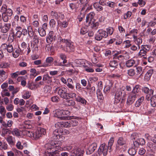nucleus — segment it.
Segmentation results:
<instances>
[{"instance_id": "nucleus-47", "label": "nucleus", "mask_w": 156, "mask_h": 156, "mask_svg": "<svg viewBox=\"0 0 156 156\" xmlns=\"http://www.w3.org/2000/svg\"><path fill=\"white\" fill-rule=\"evenodd\" d=\"M146 53V51L141 48L138 54V56L140 57H142L143 56H145Z\"/></svg>"}, {"instance_id": "nucleus-9", "label": "nucleus", "mask_w": 156, "mask_h": 156, "mask_svg": "<svg viewBox=\"0 0 156 156\" xmlns=\"http://www.w3.org/2000/svg\"><path fill=\"white\" fill-rule=\"evenodd\" d=\"M127 142L126 139L125 138L122 137H119L117 141V143L120 146L125 145L124 146L125 148H123L124 151L126 150L127 148V147L126 144Z\"/></svg>"}, {"instance_id": "nucleus-57", "label": "nucleus", "mask_w": 156, "mask_h": 156, "mask_svg": "<svg viewBox=\"0 0 156 156\" xmlns=\"http://www.w3.org/2000/svg\"><path fill=\"white\" fill-rule=\"evenodd\" d=\"M87 28L85 27H82L80 30V34H81L84 35L87 32Z\"/></svg>"}, {"instance_id": "nucleus-52", "label": "nucleus", "mask_w": 156, "mask_h": 156, "mask_svg": "<svg viewBox=\"0 0 156 156\" xmlns=\"http://www.w3.org/2000/svg\"><path fill=\"white\" fill-rule=\"evenodd\" d=\"M14 36L15 35L13 33L10 34L8 38V41L9 42H12L14 39Z\"/></svg>"}, {"instance_id": "nucleus-21", "label": "nucleus", "mask_w": 156, "mask_h": 156, "mask_svg": "<svg viewBox=\"0 0 156 156\" xmlns=\"http://www.w3.org/2000/svg\"><path fill=\"white\" fill-rule=\"evenodd\" d=\"M133 38L134 39V42L137 45L138 49L140 48V44L142 43V39L140 37H137L135 36H134Z\"/></svg>"}, {"instance_id": "nucleus-23", "label": "nucleus", "mask_w": 156, "mask_h": 156, "mask_svg": "<svg viewBox=\"0 0 156 156\" xmlns=\"http://www.w3.org/2000/svg\"><path fill=\"white\" fill-rule=\"evenodd\" d=\"M53 31H50L49 33V35L46 39L47 42L48 43H50L52 41L53 39Z\"/></svg>"}, {"instance_id": "nucleus-49", "label": "nucleus", "mask_w": 156, "mask_h": 156, "mask_svg": "<svg viewBox=\"0 0 156 156\" xmlns=\"http://www.w3.org/2000/svg\"><path fill=\"white\" fill-rule=\"evenodd\" d=\"M127 74L129 76H132L135 74V72L133 69H130L127 71Z\"/></svg>"}, {"instance_id": "nucleus-45", "label": "nucleus", "mask_w": 156, "mask_h": 156, "mask_svg": "<svg viewBox=\"0 0 156 156\" xmlns=\"http://www.w3.org/2000/svg\"><path fill=\"white\" fill-rule=\"evenodd\" d=\"M106 33L108 36V35H111L113 34L114 29L113 27H109L106 29Z\"/></svg>"}, {"instance_id": "nucleus-54", "label": "nucleus", "mask_w": 156, "mask_h": 156, "mask_svg": "<svg viewBox=\"0 0 156 156\" xmlns=\"http://www.w3.org/2000/svg\"><path fill=\"white\" fill-rule=\"evenodd\" d=\"M10 65L7 62H2L0 64V67L2 68H7L9 67Z\"/></svg>"}, {"instance_id": "nucleus-10", "label": "nucleus", "mask_w": 156, "mask_h": 156, "mask_svg": "<svg viewBox=\"0 0 156 156\" xmlns=\"http://www.w3.org/2000/svg\"><path fill=\"white\" fill-rule=\"evenodd\" d=\"M97 144L96 143H94L90 145L86 151V154H90L92 153L97 148Z\"/></svg>"}, {"instance_id": "nucleus-15", "label": "nucleus", "mask_w": 156, "mask_h": 156, "mask_svg": "<svg viewBox=\"0 0 156 156\" xmlns=\"http://www.w3.org/2000/svg\"><path fill=\"white\" fill-rule=\"evenodd\" d=\"M1 47L4 49H6L7 51L9 53L12 52L13 51V48L11 44H7L5 43L2 44Z\"/></svg>"}, {"instance_id": "nucleus-26", "label": "nucleus", "mask_w": 156, "mask_h": 156, "mask_svg": "<svg viewBox=\"0 0 156 156\" xmlns=\"http://www.w3.org/2000/svg\"><path fill=\"white\" fill-rule=\"evenodd\" d=\"M135 63L134 60L131 59L127 61L126 63V66L128 67H130L134 66Z\"/></svg>"}, {"instance_id": "nucleus-5", "label": "nucleus", "mask_w": 156, "mask_h": 156, "mask_svg": "<svg viewBox=\"0 0 156 156\" xmlns=\"http://www.w3.org/2000/svg\"><path fill=\"white\" fill-rule=\"evenodd\" d=\"M39 39L37 35L34 36L33 40L31 42V47L33 51H37L38 49V44L39 43Z\"/></svg>"}, {"instance_id": "nucleus-64", "label": "nucleus", "mask_w": 156, "mask_h": 156, "mask_svg": "<svg viewBox=\"0 0 156 156\" xmlns=\"http://www.w3.org/2000/svg\"><path fill=\"white\" fill-rule=\"evenodd\" d=\"M0 113L3 115H5L6 113V110L2 106H0Z\"/></svg>"}, {"instance_id": "nucleus-51", "label": "nucleus", "mask_w": 156, "mask_h": 156, "mask_svg": "<svg viewBox=\"0 0 156 156\" xmlns=\"http://www.w3.org/2000/svg\"><path fill=\"white\" fill-rule=\"evenodd\" d=\"M42 80L43 81L48 80V81L51 82V77H50L48 74L44 75L43 76Z\"/></svg>"}, {"instance_id": "nucleus-33", "label": "nucleus", "mask_w": 156, "mask_h": 156, "mask_svg": "<svg viewBox=\"0 0 156 156\" xmlns=\"http://www.w3.org/2000/svg\"><path fill=\"white\" fill-rule=\"evenodd\" d=\"M58 151L57 150L52 152H48L47 151V152H45V155L46 156H58Z\"/></svg>"}, {"instance_id": "nucleus-41", "label": "nucleus", "mask_w": 156, "mask_h": 156, "mask_svg": "<svg viewBox=\"0 0 156 156\" xmlns=\"http://www.w3.org/2000/svg\"><path fill=\"white\" fill-rule=\"evenodd\" d=\"M66 104L68 106L74 107L76 104V102L73 100H69L66 101Z\"/></svg>"}, {"instance_id": "nucleus-35", "label": "nucleus", "mask_w": 156, "mask_h": 156, "mask_svg": "<svg viewBox=\"0 0 156 156\" xmlns=\"http://www.w3.org/2000/svg\"><path fill=\"white\" fill-rule=\"evenodd\" d=\"M73 90L72 91H71L70 90V91L71 92L69 93H68V97H67V99L71 98H75L76 99V98L77 97H76L77 95L75 93L73 92Z\"/></svg>"}, {"instance_id": "nucleus-31", "label": "nucleus", "mask_w": 156, "mask_h": 156, "mask_svg": "<svg viewBox=\"0 0 156 156\" xmlns=\"http://www.w3.org/2000/svg\"><path fill=\"white\" fill-rule=\"evenodd\" d=\"M110 61L109 66L111 67L117 68L118 66V62L115 59Z\"/></svg>"}, {"instance_id": "nucleus-58", "label": "nucleus", "mask_w": 156, "mask_h": 156, "mask_svg": "<svg viewBox=\"0 0 156 156\" xmlns=\"http://www.w3.org/2000/svg\"><path fill=\"white\" fill-rule=\"evenodd\" d=\"M155 143H150L148 144V146L151 148L156 150V144Z\"/></svg>"}, {"instance_id": "nucleus-6", "label": "nucleus", "mask_w": 156, "mask_h": 156, "mask_svg": "<svg viewBox=\"0 0 156 156\" xmlns=\"http://www.w3.org/2000/svg\"><path fill=\"white\" fill-rule=\"evenodd\" d=\"M58 94L60 96L61 98L67 100V97L68 95V93L67 92V89L65 87H62L61 89H59Z\"/></svg>"}, {"instance_id": "nucleus-42", "label": "nucleus", "mask_w": 156, "mask_h": 156, "mask_svg": "<svg viewBox=\"0 0 156 156\" xmlns=\"http://www.w3.org/2000/svg\"><path fill=\"white\" fill-rule=\"evenodd\" d=\"M69 121L70 127L76 126L78 124V122L75 119L69 120Z\"/></svg>"}, {"instance_id": "nucleus-56", "label": "nucleus", "mask_w": 156, "mask_h": 156, "mask_svg": "<svg viewBox=\"0 0 156 156\" xmlns=\"http://www.w3.org/2000/svg\"><path fill=\"white\" fill-rule=\"evenodd\" d=\"M51 87L48 85H46L44 88V90L45 93L50 92L51 91Z\"/></svg>"}, {"instance_id": "nucleus-8", "label": "nucleus", "mask_w": 156, "mask_h": 156, "mask_svg": "<svg viewBox=\"0 0 156 156\" xmlns=\"http://www.w3.org/2000/svg\"><path fill=\"white\" fill-rule=\"evenodd\" d=\"M62 142L61 141V140L52 141L50 144H46V145H47L48 146H50V145H51V147H50V148H48V149H52L53 147H58V148H57V149H59L60 146H61L62 145Z\"/></svg>"}, {"instance_id": "nucleus-34", "label": "nucleus", "mask_w": 156, "mask_h": 156, "mask_svg": "<svg viewBox=\"0 0 156 156\" xmlns=\"http://www.w3.org/2000/svg\"><path fill=\"white\" fill-rule=\"evenodd\" d=\"M140 86L139 85H136L134 87L131 94H136L139 92L140 89Z\"/></svg>"}, {"instance_id": "nucleus-7", "label": "nucleus", "mask_w": 156, "mask_h": 156, "mask_svg": "<svg viewBox=\"0 0 156 156\" xmlns=\"http://www.w3.org/2000/svg\"><path fill=\"white\" fill-rule=\"evenodd\" d=\"M84 151L80 148H76L71 151V156H83Z\"/></svg>"}, {"instance_id": "nucleus-29", "label": "nucleus", "mask_w": 156, "mask_h": 156, "mask_svg": "<svg viewBox=\"0 0 156 156\" xmlns=\"http://www.w3.org/2000/svg\"><path fill=\"white\" fill-rule=\"evenodd\" d=\"M67 39H63L61 37H59L58 38V47L60 48V46L61 45L63 46L65 43V41H67Z\"/></svg>"}, {"instance_id": "nucleus-60", "label": "nucleus", "mask_w": 156, "mask_h": 156, "mask_svg": "<svg viewBox=\"0 0 156 156\" xmlns=\"http://www.w3.org/2000/svg\"><path fill=\"white\" fill-rule=\"evenodd\" d=\"M16 146L19 150H22L23 148V146L22 145L21 142L20 141H18L16 144Z\"/></svg>"}, {"instance_id": "nucleus-19", "label": "nucleus", "mask_w": 156, "mask_h": 156, "mask_svg": "<svg viewBox=\"0 0 156 156\" xmlns=\"http://www.w3.org/2000/svg\"><path fill=\"white\" fill-rule=\"evenodd\" d=\"M11 25L10 23H5L3 26L1 31L3 33H6L10 29Z\"/></svg>"}, {"instance_id": "nucleus-44", "label": "nucleus", "mask_w": 156, "mask_h": 156, "mask_svg": "<svg viewBox=\"0 0 156 156\" xmlns=\"http://www.w3.org/2000/svg\"><path fill=\"white\" fill-rule=\"evenodd\" d=\"M156 24V18H154L153 21L148 23L147 27H154Z\"/></svg>"}, {"instance_id": "nucleus-11", "label": "nucleus", "mask_w": 156, "mask_h": 156, "mask_svg": "<svg viewBox=\"0 0 156 156\" xmlns=\"http://www.w3.org/2000/svg\"><path fill=\"white\" fill-rule=\"evenodd\" d=\"M136 98V94H133L130 93L128 96L127 99L126 101L127 105H129L132 104L135 101Z\"/></svg>"}, {"instance_id": "nucleus-30", "label": "nucleus", "mask_w": 156, "mask_h": 156, "mask_svg": "<svg viewBox=\"0 0 156 156\" xmlns=\"http://www.w3.org/2000/svg\"><path fill=\"white\" fill-rule=\"evenodd\" d=\"M144 97L142 96L140 98L136 101L135 104V106L136 107H139L142 104L143 101H144Z\"/></svg>"}, {"instance_id": "nucleus-40", "label": "nucleus", "mask_w": 156, "mask_h": 156, "mask_svg": "<svg viewBox=\"0 0 156 156\" xmlns=\"http://www.w3.org/2000/svg\"><path fill=\"white\" fill-rule=\"evenodd\" d=\"M69 6L70 8L74 11H76L78 7V6L76 3H71L69 4Z\"/></svg>"}, {"instance_id": "nucleus-17", "label": "nucleus", "mask_w": 156, "mask_h": 156, "mask_svg": "<svg viewBox=\"0 0 156 156\" xmlns=\"http://www.w3.org/2000/svg\"><path fill=\"white\" fill-rule=\"evenodd\" d=\"M70 115L69 111L68 110H62V120H66L69 118V116Z\"/></svg>"}, {"instance_id": "nucleus-50", "label": "nucleus", "mask_w": 156, "mask_h": 156, "mask_svg": "<svg viewBox=\"0 0 156 156\" xmlns=\"http://www.w3.org/2000/svg\"><path fill=\"white\" fill-rule=\"evenodd\" d=\"M27 44L25 42H23L21 44L20 48H19L21 50L23 51L25 49H26L27 47Z\"/></svg>"}, {"instance_id": "nucleus-62", "label": "nucleus", "mask_w": 156, "mask_h": 156, "mask_svg": "<svg viewBox=\"0 0 156 156\" xmlns=\"http://www.w3.org/2000/svg\"><path fill=\"white\" fill-rule=\"evenodd\" d=\"M62 123L63 127L66 128H69L70 127L69 120H68L66 122H62Z\"/></svg>"}, {"instance_id": "nucleus-12", "label": "nucleus", "mask_w": 156, "mask_h": 156, "mask_svg": "<svg viewBox=\"0 0 156 156\" xmlns=\"http://www.w3.org/2000/svg\"><path fill=\"white\" fill-rule=\"evenodd\" d=\"M66 86L68 90L72 91L73 90H75V86L73 85V82L72 79L69 78L67 80Z\"/></svg>"}, {"instance_id": "nucleus-20", "label": "nucleus", "mask_w": 156, "mask_h": 156, "mask_svg": "<svg viewBox=\"0 0 156 156\" xmlns=\"http://www.w3.org/2000/svg\"><path fill=\"white\" fill-rule=\"evenodd\" d=\"M153 73V69L151 68L148 70L144 76V78L147 80H149Z\"/></svg>"}, {"instance_id": "nucleus-61", "label": "nucleus", "mask_w": 156, "mask_h": 156, "mask_svg": "<svg viewBox=\"0 0 156 156\" xmlns=\"http://www.w3.org/2000/svg\"><path fill=\"white\" fill-rule=\"evenodd\" d=\"M9 129L3 128L2 130V136H4L5 135L9 133Z\"/></svg>"}, {"instance_id": "nucleus-59", "label": "nucleus", "mask_w": 156, "mask_h": 156, "mask_svg": "<svg viewBox=\"0 0 156 156\" xmlns=\"http://www.w3.org/2000/svg\"><path fill=\"white\" fill-rule=\"evenodd\" d=\"M51 15L53 16L54 17L58 20V13L53 11H52L51 12Z\"/></svg>"}, {"instance_id": "nucleus-63", "label": "nucleus", "mask_w": 156, "mask_h": 156, "mask_svg": "<svg viewBox=\"0 0 156 156\" xmlns=\"http://www.w3.org/2000/svg\"><path fill=\"white\" fill-rule=\"evenodd\" d=\"M124 43L125 44V48H128L130 47L131 45L130 44V41L129 40H126L124 42Z\"/></svg>"}, {"instance_id": "nucleus-53", "label": "nucleus", "mask_w": 156, "mask_h": 156, "mask_svg": "<svg viewBox=\"0 0 156 156\" xmlns=\"http://www.w3.org/2000/svg\"><path fill=\"white\" fill-rule=\"evenodd\" d=\"M30 93L29 91H26L23 95V97L24 99H27L30 97Z\"/></svg>"}, {"instance_id": "nucleus-46", "label": "nucleus", "mask_w": 156, "mask_h": 156, "mask_svg": "<svg viewBox=\"0 0 156 156\" xmlns=\"http://www.w3.org/2000/svg\"><path fill=\"white\" fill-rule=\"evenodd\" d=\"M38 32L41 36L44 37L46 35L45 31L44 28H38Z\"/></svg>"}, {"instance_id": "nucleus-37", "label": "nucleus", "mask_w": 156, "mask_h": 156, "mask_svg": "<svg viewBox=\"0 0 156 156\" xmlns=\"http://www.w3.org/2000/svg\"><path fill=\"white\" fill-rule=\"evenodd\" d=\"M12 133L14 136H20V131L17 128L14 129L12 131Z\"/></svg>"}, {"instance_id": "nucleus-22", "label": "nucleus", "mask_w": 156, "mask_h": 156, "mask_svg": "<svg viewBox=\"0 0 156 156\" xmlns=\"http://www.w3.org/2000/svg\"><path fill=\"white\" fill-rule=\"evenodd\" d=\"M76 101L80 102L84 105H86L87 102L86 100L80 96H77L76 98Z\"/></svg>"}, {"instance_id": "nucleus-4", "label": "nucleus", "mask_w": 156, "mask_h": 156, "mask_svg": "<svg viewBox=\"0 0 156 156\" xmlns=\"http://www.w3.org/2000/svg\"><path fill=\"white\" fill-rule=\"evenodd\" d=\"M108 37L106 31L102 29H100L97 32L95 35V39L97 41H101L103 38Z\"/></svg>"}, {"instance_id": "nucleus-28", "label": "nucleus", "mask_w": 156, "mask_h": 156, "mask_svg": "<svg viewBox=\"0 0 156 156\" xmlns=\"http://www.w3.org/2000/svg\"><path fill=\"white\" fill-rule=\"evenodd\" d=\"M6 140L10 145H13L15 144V138L12 136H9L7 138Z\"/></svg>"}, {"instance_id": "nucleus-38", "label": "nucleus", "mask_w": 156, "mask_h": 156, "mask_svg": "<svg viewBox=\"0 0 156 156\" xmlns=\"http://www.w3.org/2000/svg\"><path fill=\"white\" fill-rule=\"evenodd\" d=\"M30 28V29H32V28L30 26H29L28 27V31L26 29L24 28H23L22 29V31H21L22 33V34L24 36L26 35L27 34V33L28 32V34L29 35L30 32V30H29Z\"/></svg>"}, {"instance_id": "nucleus-18", "label": "nucleus", "mask_w": 156, "mask_h": 156, "mask_svg": "<svg viewBox=\"0 0 156 156\" xmlns=\"http://www.w3.org/2000/svg\"><path fill=\"white\" fill-rule=\"evenodd\" d=\"M62 136L59 134L58 130L56 129L53 132L51 138L53 139H59Z\"/></svg>"}, {"instance_id": "nucleus-13", "label": "nucleus", "mask_w": 156, "mask_h": 156, "mask_svg": "<svg viewBox=\"0 0 156 156\" xmlns=\"http://www.w3.org/2000/svg\"><path fill=\"white\" fill-rule=\"evenodd\" d=\"M95 15V14L94 12H91L87 15L86 17V22L87 23H90L91 21H95L94 18Z\"/></svg>"}, {"instance_id": "nucleus-39", "label": "nucleus", "mask_w": 156, "mask_h": 156, "mask_svg": "<svg viewBox=\"0 0 156 156\" xmlns=\"http://www.w3.org/2000/svg\"><path fill=\"white\" fill-rule=\"evenodd\" d=\"M96 94L97 97L98 99L102 100L104 98L103 95L101 92V90H100V89L97 90Z\"/></svg>"}, {"instance_id": "nucleus-55", "label": "nucleus", "mask_w": 156, "mask_h": 156, "mask_svg": "<svg viewBox=\"0 0 156 156\" xmlns=\"http://www.w3.org/2000/svg\"><path fill=\"white\" fill-rule=\"evenodd\" d=\"M85 14L84 13H82L81 12L80 13V14L78 15L77 17V19L79 22H81L83 20L84 18Z\"/></svg>"}, {"instance_id": "nucleus-14", "label": "nucleus", "mask_w": 156, "mask_h": 156, "mask_svg": "<svg viewBox=\"0 0 156 156\" xmlns=\"http://www.w3.org/2000/svg\"><path fill=\"white\" fill-rule=\"evenodd\" d=\"M102 4V2L100 1L99 2H96L94 3L93 7L98 12L102 11L103 9V7L101 5Z\"/></svg>"}, {"instance_id": "nucleus-48", "label": "nucleus", "mask_w": 156, "mask_h": 156, "mask_svg": "<svg viewBox=\"0 0 156 156\" xmlns=\"http://www.w3.org/2000/svg\"><path fill=\"white\" fill-rule=\"evenodd\" d=\"M151 46L148 45H142L141 46V48L146 51V52L149 50Z\"/></svg>"}, {"instance_id": "nucleus-27", "label": "nucleus", "mask_w": 156, "mask_h": 156, "mask_svg": "<svg viewBox=\"0 0 156 156\" xmlns=\"http://www.w3.org/2000/svg\"><path fill=\"white\" fill-rule=\"evenodd\" d=\"M20 49L15 48L14 51L12 52V55L15 58H17L19 55L20 52H22Z\"/></svg>"}, {"instance_id": "nucleus-1", "label": "nucleus", "mask_w": 156, "mask_h": 156, "mask_svg": "<svg viewBox=\"0 0 156 156\" xmlns=\"http://www.w3.org/2000/svg\"><path fill=\"white\" fill-rule=\"evenodd\" d=\"M114 141V138H111L108 142V146H105V143H103L100 146L98 150V153L99 155L102 154L104 156L106 155L108 149L111 150Z\"/></svg>"}, {"instance_id": "nucleus-25", "label": "nucleus", "mask_w": 156, "mask_h": 156, "mask_svg": "<svg viewBox=\"0 0 156 156\" xmlns=\"http://www.w3.org/2000/svg\"><path fill=\"white\" fill-rule=\"evenodd\" d=\"M62 110L57 109L54 113V116L62 120Z\"/></svg>"}, {"instance_id": "nucleus-3", "label": "nucleus", "mask_w": 156, "mask_h": 156, "mask_svg": "<svg viewBox=\"0 0 156 156\" xmlns=\"http://www.w3.org/2000/svg\"><path fill=\"white\" fill-rule=\"evenodd\" d=\"M65 41L64 44L66 46H64V44L63 46L61 45L60 46V49L68 52H73L75 50V47L73 45V42L69 40Z\"/></svg>"}, {"instance_id": "nucleus-24", "label": "nucleus", "mask_w": 156, "mask_h": 156, "mask_svg": "<svg viewBox=\"0 0 156 156\" xmlns=\"http://www.w3.org/2000/svg\"><path fill=\"white\" fill-rule=\"evenodd\" d=\"M89 25L93 29H97L99 26V23L98 22H95V20L88 23Z\"/></svg>"}, {"instance_id": "nucleus-43", "label": "nucleus", "mask_w": 156, "mask_h": 156, "mask_svg": "<svg viewBox=\"0 0 156 156\" xmlns=\"http://www.w3.org/2000/svg\"><path fill=\"white\" fill-rule=\"evenodd\" d=\"M9 16L6 14V13H2V17L4 22H6L8 21L9 19Z\"/></svg>"}, {"instance_id": "nucleus-36", "label": "nucleus", "mask_w": 156, "mask_h": 156, "mask_svg": "<svg viewBox=\"0 0 156 156\" xmlns=\"http://www.w3.org/2000/svg\"><path fill=\"white\" fill-rule=\"evenodd\" d=\"M128 152L129 155L134 156L136 154V151L135 148L132 147L128 150Z\"/></svg>"}, {"instance_id": "nucleus-2", "label": "nucleus", "mask_w": 156, "mask_h": 156, "mask_svg": "<svg viewBox=\"0 0 156 156\" xmlns=\"http://www.w3.org/2000/svg\"><path fill=\"white\" fill-rule=\"evenodd\" d=\"M27 135L34 139H37L46 133V130L43 128H39L35 131H28Z\"/></svg>"}, {"instance_id": "nucleus-16", "label": "nucleus", "mask_w": 156, "mask_h": 156, "mask_svg": "<svg viewBox=\"0 0 156 156\" xmlns=\"http://www.w3.org/2000/svg\"><path fill=\"white\" fill-rule=\"evenodd\" d=\"M142 90L144 93L148 94L149 96H152L154 93V90L149 89L147 87H142Z\"/></svg>"}, {"instance_id": "nucleus-32", "label": "nucleus", "mask_w": 156, "mask_h": 156, "mask_svg": "<svg viewBox=\"0 0 156 156\" xmlns=\"http://www.w3.org/2000/svg\"><path fill=\"white\" fill-rule=\"evenodd\" d=\"M151 105L154 107L156 106V95H153L151 97Z\"/></svg>"}]
</instances>
